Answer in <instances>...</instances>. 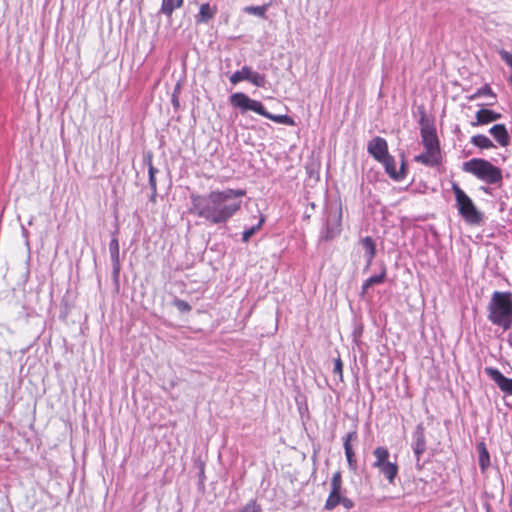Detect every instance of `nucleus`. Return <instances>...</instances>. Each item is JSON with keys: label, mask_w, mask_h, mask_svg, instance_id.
Listing matches in <instances>:
<instances>
[{"label": "nucleus", "mask_w": 512, "mask_h": 512, "mask_svg": "<svg viewBox=\"0 0 512 512\" xmlns=\"http://www.w3.org/2000/svg\"><path fill=\"white\" fill-rule=\"evenodd\" d=\"M452 190L455 195L459 214L462 218L471 225H480L483 221V215L478 211L471 198L457 183L452 184Z\"/></svg>", "instance_id": "39448f33"}, {"label": "nucleus", "mask_w": 512, "mask_h": 512, "mask_svg": "<svg viewBox=\"0 0 512 512\" xmlns=\"http://www.w3.org/2000/svg\"><path fill=\"white\" fill-rule=\"evenodd\" d=\"M244 189L212 190L206 195L192 193L189 212L211 225L226 224L242 206Z\"/></svg>", "instance_id": "f257e3e1"}, {"label": "nucleus", "mask_w": 512, "mask_h": 512, "mask_svg": "<svg viewBox=\"0 0 512 512\" xmlns=\"http://www.w3.org/2000/svg\"><path fill=\"white\" fill-rule=\"evenodd\" d=\"M367 151L378 162L389 154L388 143L382 137H375L369 141Z\"/></svg>", "instance_id": "ddd939ff"}, {"label": "nucleus", "mask_w": 512, "mask_h": 512, "mask_svg": "<svg viewBox=\"0 0 512 512\" xmlns=\"http://www.w3.org/2000/svg\"><path fill=\"white\" fill-rule=\"evenodd\" d=\"M248 74H249V66H243L241 68V70H238L231 75L230 82L235 85L243 80L248 81V78H249Z\"/></svg>", "instance_id": "a878e982"}, {"label": "nucleus", "mask_w": 512, "mask_h": 512, "mask_svg": "<svg viewBox=\"0 0 512 512\" xmlns=\"http://www.w3.org/2000/svg\"><path fill=\"white\" fill-rule=\"evenodd\" d=\"M482 96H489L496 100L497 95L493 92L489 84H485L483 87L477 89V91L467 97L469 101L476 100Z\"/></svg>", "instance_id": "b1692460"}, {"label": "nucleus", "mask_w": 512, "mask_h": 512, "mask_svg": "<svg viewBox=\"0 0 512 512\" xmlns=\"http://www.w3.org/2000/svg\"><path fill=\"white\" fill-rule=\"evenodd\" d=\"M375 461L372 466L386 478L389 484H394L399 467L396 462H391L390 452L386 447L378 446L373 451Z\"/></svg>", "instance_id": "423d86ee"}, {"label": "nucleus", "mask_w": 512, "mask_h": 512, "mask_svg": "<svg viewBox=\"0 0 512 512\" xmlns=\"http://www.w3.org/2000/svg\"><path fill=\"white\" fill-rule=\"evenodd\" d=\"M420 126L421 141L424 149L441 150L440 141L434 124L422 116L420 119Z\"/></svg>", "instance_id": "6e6552de"}, {"label": "nucleus", "mask_w": 512, "mask_h": 512, "mask_svg": "<svg viewBox=\"0 0 512 512\" xmlns=\"http://www.w3.org/2000/svg\"><path fill=\"white\" fill-rule=\"evenodd\" d=\"M342 231V207L330 209L327 214L325 231L322 239L330 241L340 235Z\"/></svg>", "instance_id": "0eeeda50"}, {"label": "nucleus", "mask_w": 512, "mask_h": 512, "mask_svg": "<svg viewBox=\"0 0 512 512\" xmlns=\"http://www.w3.org/2000/svg\"><path fill=\"white\" fill-rule=\"evenodd\" d=\"M470 142L480 149H491L495 147L493 142L484 134L472 136Z\"/></svg>", "instance_id": "5701e85b"}, {"label": "nucleus", "mask_w": 512, "mask_h": 512, "mask_svg": "<svg viewBox=\"0 0 512 512\" xmlns=\"http://www.w3.org/2000/svg\"><path fill=\"white\" fill-rule=\"evenodd\" d=\"M386 277L387 271L386 268L384 267L378 275H374L366 279L362 285V295H364L367 292V290L373 285H379L384 283L386 281Z\"/></svg>", "instance_id": "6ab92c4d"}, {"label": "nucleus", "mask_w": 512, "mask_h": 512, "mask_svg": "<svg viewBox=\"0 0 512 512\" xmlns=\"http://www.w3.org/2000/svg\"><path fill=\"white\" fill-rule=\"evenodd\" d=\"M173 305L182 313H188L191 311V305L182 299H175Z\"/></svg>", "instance_id": "c756f323"}, {"label": "nucleus", "mask_w": 512, "mask_h": 512, "mask_svg": "<svg viewBox=\"0 0 512 512\" xmlns=\"http://www.w3.org/2000/svg\"><path fill=\"white\" fill-rule=\"evenodd\" d=\"M356 439H357V432L356 431L349 432L344 439V448H346L347 444H351V441H355Z\"/></svg>", "instance_id": "72a5a7b5"}, {"label": "nucleus", "mask_w": 512, "mask_h": 512, "mask_svg": "<svg viewBox=\"0 0 512 512\" xmlns=\"http://www.w3.org/2000/svg\"><path fill=\"white\" fill-rule=\"evenodd\" d=\"M265 222V216L263 214L260 213L259 215V220H258V223L252 227H250L249 229H246L243 234H242V241L247 243L250 238L256 233L258 232L263 224Z\"/></svg>", "instance_id": "393cba45"}, {"label": "nucleus", "mask_w": 512, "mask_h": 512, "mask_svg": "<svg viewBox=\"0 0 512 512\" xmlns=\"http://www.w3.org/2000/svg\"><path fill=\"white\" fill-rule=\"evenodd\" d=\"M245 10H246V12H248L250 14H255V15L260 16V17H265L267 6L266 5H264V6H250V7H247Z\"/></svg>", "instance_id": "2f4dec72"}, {"label": "nucleus", "mask_w": 512, "mask_h": 512, "mask_svg": "<svg viewBox=\"0 0 512 512\" xmlns=\"http://www.w3.org/2000/svg\"><path fill=\"white\" fill-rule=\"evenodd\" d=\"M484 371L504 394L512 395V378L504 376L497 368L486 367Z\"/></svg>", "instance_id": "9b49d317"}, {"label": "nucleus", "mask_w": 512, "mask_h": 512, "mask_svg": "<svg viewBox=\"0 0 512 512\" xmlns=\"http://www.w3.org/2000/svg\"><path fill=\"white\" fill-rule=\"evenodd\" d=\"M344 450H345V455H346L349 467L351 469L355 470L356 467H357V460H356L355 453L353 451L352 445L351 444H347L346 448H344Z\"/></svg>", "instance_id": "cd10ccee"}, {"label": "nucleus", "mask_w": 512, "mask_h": 512, "mask_svg": "<svg viewBox=\"0 0 512 512\" xmlns=\"http://www.w3.org/2000/svg\"><path fill=\"white\" fill-rule=\"evenodd\" d=\"M340 504L343 505L346 509H351L354 507V502L350 498L344 496L342 497Z\"/></svg>", "instance_id": "f704fd0d"}, {"label": "nucleus", "mask_w": 512, "mask_h": 512, "mask_svg": "<svg viewBox=\"0 0 512 512\" xmlns=\"http://www.w3.org/2000/svg\"><path fill=\"white\" fill-rule=\"evenodd\" d=\"M414 161L427 167H437L442 164L441 150L424 149V152L415 156Z\"/></svg>", "instance_id": "4468645a"}, {"label": "nucleus", "mask_w": 512, "mask_h": 512, "mask_svg": "<svg viewBox=\"0 0 512 512\" xmlns=\"http://www.w3.org/2000/svg\"><path fill=\"white\" fill-rule=\"evenodd\" d=\"M230 103L233 107L240 108L243 112L245 111H253L263 117H266L276 123L294 126L295 121L292 117L288 115H274L268 112L264 105L258 101L251 99L245 93L236 92L230 96Z\"/></svg>", "instance_id": "7ed1b4c3"}, {"label": "nucleus", "mask_w": 512, "mask_h": 512, "mask_svg": "<svg viewBox=\"0 0 512 512\" xmlns=\"http://www.w3.org/2000/svg\"><path fill=\"white\" fill-rule=\"evenodd\" d=\"M184 0H162L160 12L167 17H171L173 12L182 7Z\"/></svg>", "instance_id": "4be33fe9"}, {"label": "nucleus", "mask_w": 512, "mask_h": 512, "mask_svg": "<svg viewBox=\"0 0 512 512\" xmlns=\"http://www.w3.org/2000/svg\"><path fill=\"white\" fill-rule=\"evenodd\" d=\"M488 320L504 331L512 326V292L495 291L487 306Z\"/></svg>", "instance_id": "f03ea898"}, {"label": "nucleus", "mask_w": 512, "mask_h": 512, "mask_svg": "<svg viewBox=\"0 0 512 512\" xmlns=\"http://www.w3.org/2000/svg\"><path fill=\"white\" fill-rule=\"evenodd\" d=\"M157 172H158V170L153 166L152 159L150 158L149 159L148 173H149V175H156Z\"/></svg>", "instance_id": "c9c22d12"}, {"label": "nucleus", "mask_w": 512, "mask_h": 512, "mask_svg": "<svg viewBox=\"0 0 512 512\" xmlns=\"http://www.w3.org/2000/svg\"><path fill=\"white\" fill-rule=\"evenodd\" d=\"M379 162L384 166L386 173L393 180L401 181V180L405 179V177L407 175V170H406V162H405L404 156H402L401 165L398 170L396 169L395 159L390 154H388L386 157H384Z\"/></svg>", "instance_id": "9d476101"}, {"label": "nucleus", "mask_w": 512, "mask_h": 512, "mask_svg": "<svg viewBox=\"0 0 512 512\" xmlns=\"http://www.w3.org/2000/svg\"><path fill=\"white\" fill-rule=\"evenodd\" d=\"M479 453V466L482 473H485L490 466V454L487 450L485 443L481 442L477 445Z\"/></svg>", "instance_id": "412c9836"}, {"label": "nucleus", "mask_w": 512, "mask_h": 512, "mask_svg": "<svg viewBox=\"0 0 512 512\" xmlns=\"http://www.w3.org/2000/svg\"><path fill=\"white\" fill-rule=\"evenodd\" d=\"M217 6H211L209 3H204L200 6L198 15L196 16V23H208L213 19L217 13Z\"/></svg>", "instance_id": "a211bd4d"}, {"label": "nucleus", "mask_w": 512, "mask_h": 512, "mask_svg": "<svg viewBox=\"0 0 512 512\" xmlns=\"http://www.w3.org/2000/svg\"><path fill=\"white\" fill-rule=\"evenodd\" d=\"M413 443L412 448L417 460H420L421 456L427 449V442L425 436V426L423 423H419L412 435Z\"/></svg>", "instance_id": "f8f14e48"}, {"label": "nucleus", "mask_w": 512, "mask_h": 512, "mask_svg": "<svg viewBox=\"0 0 512 512\" xmlns=\"http://www.w3.org/2000/svg\"><path fill=\"white\" fill-rule=\"evenodd\" d=\"M499 55L501 59L512 69V54L506 50H500Z\"/></svg>", "instance_id": "473e14b6"}, {"label": "nucleus", "mask_w": 512, "mask_h": 512, "mask_svg": "<svg viewBox=\"0 0 512 512\" xmlns=\"http://www.w3.org/2000/svg\"><path fill=\"white\" fill-rule=\"evenodd\" d=\"M361 244L366 251L367 266H369L376 256V243L371 236H366L361 240Z\"/></svg>", "instance_id": "aec40b11"}, {"label": "nucleus", "mask_w": 512, "mask_h": 512, "mask_svg": "<svg viewBox=\"0 0 512 512\" xmlns=\"http://www.w3.org/2000/svg\"><path fill=\"white\" fill-rule=\"evenodd\" d=\"M331 490L326 499L324 508L325 510L331 511L341 503L342 499V475L340 471H337L333 474L331 478Z\"/></svg>", "instance_id": "1a4fd4ad"}, {"label": "nucleus", "mask_w": 512, "mask_h": 512, "mask_svg": "<svg viewBox=\"0 0 512 512\" xmlns=\"http://www.w3.org/2000/svg\"><path fill=\"white\" fill-rule=\"evenodd\" d=\"M502 115L491 109L482 108L475 114V121L471 122L472 127L483 126L499 120Z\"/></svg>", "instance_id": "2eb2a0df"}, {"label": "nucleus", "mask_w": 512, "mask_h": 512, "mask_svg": "<svg viewBox=\"0 0 512 512\" xmlns=\"http://www.w3.org/2000/svg\"><path fill=\"white\" fill-rule=\"evenodd\" d=\"M489 133L501 147H507L510 144V135L504 124H495L489 129Z\"/></svg>", "instance_id": "dca6fc26"}, {"label": "nucleus", "mask_w": 512, "mask_h": 512, "mask_svg": "<svg viewBox=\"0 0 512 512\" xmlns=\"http://www.w3.org/2000/svg\"><path fill=\"white\" fill-rule=\"evenodd\" d=\"M109 252L113 265V274L117 277L120 272V246L116 237L112 238L109 243Z\"/></svg>", "instance_id": "f3484780"}, {"label": "nucleus", "mask_w": 512, "mask_h": 512, "mask_svg": "<svg viewBox=\"0 0 512 512\" xmlns=\"http://www.w3.org/2000/svg\"><path fill=\"white\" fill-rule=\"evenodd\" d=\"M149 183L153 189H156V177L155 175H149Z\"/></svg>", "instance_id": "e433bc0d"}, {"label": "nucleus", "mask_w": 512, "mask_h": 512, "mask_svg": "<svg viewBox=\"0 0 512 512\" xmlns=\"http://www.w3.org/2000/svg\"><path fill=\"white\" fill-rule=\"evenodd\" d=\"M238 512H262L261 506L256 500H250L244 507Z\"/></svg>", "instance_id": "c85d7f7f"}, {"label": "nucleus", "mask_w": 512, "mask_h": 512, "mask_svg": "<svg viewBox=\"0 0 512 512\" xmlns=\"http://www.w3.org/2000/svg\"><path fill=\"white\" fill-rule=\"evenodd\" d=\"M463 169L487 184H497L502 181V171L488 160L473 158L464 163Z\"/></svg>", "instance_id": "20e7f679"}, {"label": "nucleus", "mask_w": 512, "mask_h": 512, "mask_svg": "<svg viewBox=\"0 0 512 512\" xmlns=\"http://www.w3.org/2000/svg\"><path fill=\"white\" fill-rule=\"evenodd\" d=\"M333 374L337 375L339 380H343V362L340 357L334 359Z\"/></svg>", "instance_id": "7c9ffc66"}, {"label": "nucleus", "mask_w": 512, "mask_h": 512, "mask_svg": "<svg viewBox=\"0 0 512 512\" xmlns=\"http://www.w3.org/2000/svg\"><path fill=\"white\" fill-rule=\"evenodd\" d=\"M248 81L257 87H263L266 83V78L264 75L259 74L258 72L252 71L249 67Z\"/></svg>", "instance_id": "bb28decb"}]
</instances>
